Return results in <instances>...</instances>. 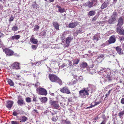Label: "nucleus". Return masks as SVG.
<instances>
[{
  "mask_svg": "<svg viewBox=\"0 0 124 124\" xmlns=\"http://www.w3.org/2000/svg\"><path fill=\"white\" fill-rule=\"evenodd\" d=\"M88 1L86 3L84 4H83V5L85 7H86L87 6H88Z\"/></svg>",
  "mask_w": 124,
  "mask_h": 124,
  "instance_id": "nucleus-51",
  "label": "nucleus"
},
{
  "mask_svg": "<svg viewBox=\"0 0 124 124\" xmlns=\"http://www.w3.org/2000/svg\"><path fill=\"white\" fill-rule=\"evenodd\" d=\"M93 70L92 73L90 72V73H91L92 74H93V73H95L96 72V71L95 70Z\"/></svg>",
  "mask_w": 124,
  "mask_h": 124,
  "instance_id": "nucleus-54",
  "label": "nucleus"
},
{
  "mask_svg": "<svg viewBox=\"0 0 124 124\" xmlns=\"http://www.w3.org/2000/svg\"><path fill=\"white\" fill-rule=\"evenodd\" d=\"M40 63H41L40 62H37L36 63V64L37 65H38V66H39V64H40Z\"/></svg>",
  "mask_w": 124,
  "mask_h": 124,
  "instance_id": "nucleus-56",
  "label": "nucleus"
},
{
  "mask_svg": "<svg viewBox=\"0 0 124 124\" xmlns=\"http://www.w3.org/2000/svg\"><path fill=\"white\" fill-rule=\"evenodd\" d=\"M89 90L87 88L80 91H79L80 96L82 98H85L86 96H88L89 95Z\"/></svg>",
  "mask_w": 124,
  "mask_h": 124,
  "instance_id": "nucleus-3",
  "label": "nucleus"
},
{
  "mask_svg": "<svg viewBox=\"0 0 124 124\" xmlns=\"http://www.w3.org/2000/svg\"><path fill=\"white\" fill-rule=\"evenodd\" d=\"M62 123L63 124H71L70 122L68 121L67 119L66 120H62Z\"/></svg>",
  "mask_w": 124,
  "mask_h": 124,
  "instance_id": "nucleus-23",
  "label": "nucleus"
},
{
  "mask_svg": "<svg viewBox=\"0 0 124 124\" xmlns=\"http://www.w3.org/2000/svg\"><path fill=\"white\" fill-rule=\"evenodd\" d=\"M19 63L17 62H15L12 65L14 68L16 69H20V67L19 65Z\"/></svg>",
  "mask_w": 124,
  "mask_h": 124,
  "instance_id": "nucleus-13",
  "label": "nucleus"
},
{
  "mask_svg": "<svg viewBox=\"0 0 124 124\" xmlns=\"http://www.w3.org/2000/svg\"><path fill=\"white\" fill-rule=\"evenodd\" d=\"M87 66V64L86 62H82L80 66L81 67L85 68Z\"/></svg>",
  "mask_w": 124,
  "mask_h": 124,
  "instance_id": "nucleus-29",
  "label": "nucleus"
},
{
  "mask_svg": "<svg viewBox=\"0 0 124 124\" xmlns=\"http://www.w3.org/2000/svg\"><path fill=\"white\" fill-rule=\"evenodd\" d=\"M117 12L116 11H115L113 12L112 15V17L115 18V17L117 15Z\"/></svg>",
  "mask_w": 124,
  "mask_h": 124,
  "instance_id": "nucleus-37",
  "label": "nucleus"
},
{
  "mask_svg": "<svg viewBox=\"0 0 124 124\" xmlns=\"http://www.w3.org/2000/svg\"><path fill=\"white\" fill-rule=\"evenodd\" d=\"M121 26H119L117 27V32L118 34L124 35V30L121 28Z\"/></svg>",
  "mask_w": 124,
  "mask_h": 124,
  "instance_id": "nucleus-7",
  "label": "nucleus"
},
{
  "mask_svg": "<svg viewBox=\"0 0 124 124\" xmlns=\"http://www.w3.org/2000/svg\"><path fill=\"white\" fill-rule=\"evenodd\" d=\"M123 23V20L122 18L120 17L118 20V23L117 25V27L122 26Z\"/></svg>",
  "mask_w": 124,
  "mask_h": 124,
  "instance_id": "nucleus-15",
  "label": "nucleus"
},
{
  "mask_svg": "<svg viewBox=\"0 0 124 124\" xmlns=\"http://www.w3.org/2000/svg\"><path fill=\"white\" fill-rule=\"evenodd\" d=\"M49 78L52 82H55L59 84H62V81L56 76L53 74H50L49 76Z\"/></svg>",
  "mask_w": 124,
  "mask_h": 124,
  "instance_id": "nucleus-1",
  "label": "nucleus"
},
{
  "mask_svg": "<svg viewBox=\"0 0 124 124\" xmlns=\"http://www.w3.org/2000/svg\"><path fill=\"white\" fill-rule=\"evenodd\" d=\"M0 45L1 46H2L3 45V43L1 41V40H0Z\"/></svg>",
  "mask_w": 124,
  "mask_h": 124,
  "instance_id": "nucleus-58",
  "label": "nucleus"
},
{
  "mask_svg": "<svg viewBox=\"0 0 124 124\" xmlns=\"http://www.w3.org/2000/svg\"><path fill=\"white\" fill-rule=\"evenodd\" d=\"M78 24V23L77 22L71 23L69 24L68 27L70 28H73L76 27Z\"/></svg>",
  "mask_w": 124,
  "mask_h": 124,
  "instance_id": "nucleus-11",
  "label": "nucleus"
},
{
  "mask_svg": "<svg viewBox=\"0 0 124 124\" xmlns=\"http://www.w3.org/2000/svg\"><path fill=\"white\" fill-rule=\"evenodd\" d=\"M109 95V94L108 93L106 94L105 95L106 97H107Z\"/></svg>",
  "mask_w": 124,
  "mask_h": 124,
  "instance_id": "nucleus-60",
  "label": "nucleus"
},
{
  "mask_svg": "<svg viewBox=\"0 0 124 124\" xmlns=\"http://www.w3.org/2000/svg\"><path fill=\"white\" fill-rule=\"evenodd\" d=\"M32 7L35 9H36L37 8V7L36 5L33 4L32 5Z\"/></svg>",
  "mask_w": 124,
  "mask_h": 124,
  "instance_id": "nucleus-47",
  "label": "nucleus"
},
{
  "mask_svg": "<svg viewBox=\"0 0 124 124\" xmlns=\"http://www.w3.org/2000/svg\"><path fill=\"white\" fill-rule=\"evenodd\" d=\"M73 38L71 36H70L69 37H67L66 40V44L69 46L70 41L73 39Z\"/></svg>",
  "mask_w": 124,
  "mask_h": 124,
  "instance_id": "nucleus-12",
  "label": "nucleus"
},
{
  "mask_svg": "<svg viewBox=\"0 0 124 124\" xmlns=\"http://www.w3.org/2000/svg\"><path fill=\"white\" fill-rule=\"evenodd\" d=\"M59 11L61 13H62L65 12V10L64 8H62L61 7H59L58 8Z\"/></svg>",
  "mask_w": 124,
  "mask_h": 124,
  "instance_id": "nucleus-30",
  "label": "nucleus"
},
{
  "mask_svg": "<svg viewBox=\"0 0 124 124\" xmlns=\"http://www.w3.org/2000/svg\"><path fill=\"white\" fill-rule=\"evenodd\" d=\"M20 37L19 35H16L11 37L10 39L12 40L14 39L18 40L19 39Z\"/></svg>",
  "mask_w": 124,
  "mask_h": 124,
  "instance_id": "nucleus-22",
  "label": "nucleus"
},
{
  "mask_svg": "<svg viewBox=\"0 0 124 124\" xmlns=\"http://www.w3.org/2000/svg\"><path fill=\"white\" fill-rule=\"evenodd\" d=\"M112 90V89H111V90H109L108 91V93H109V94H110V92H111V91Z\"/></svg>",
  "mask_w": 124,
  "mask_h": 124,
  "instance_id": "nucleus-62",
  "label": "nucleus"
},
{
  "mask_svg": "<svg viewBox=\"0 0 124 124\" xmlns=\"http://www.w3.org/2000/svg\"><path fill=\"white\" fill-rule=\"evenodd\" d=\"M116 50L118 54H123L122 49L121 48H120L119 46L116 47Z\"/></svg>",
  "mask_w": 124,
  "mask_h": 124,
  "instance_id": "nucleus-14",
  "label": "nucleus"
},
{
  "mask_svg": "<svg viewBox=\"0 0 124 124\" xmlns=\"http://www.w3.org/2000/svg\"><path fill=\"white\" fill-rule=\"evenodd\" d=\"M104 57V55L103 54H101L100 55V56H98V58H103Z\"/></svg>",
  "mask_w": 124,
  "mask_h": 124,
  "instance_id": "nucleus-43",
  "label": "nucleus"
},
{
  "mask_svg": "<svg viewBox=\"0 0 124 124\" xmlns=\"http://www.w3.org/2000/svg\"><path fill=\"white\" fill-rule=\"evenodd\" d=\"M18 114H19V113H18L16 112L15 111L13 112V115L15 116H17Z\"/></svg>",
  "mask_w": 124,
  "mask_h": 124,
  "instance_id": "nucleus-41",
  "label": "nucleus"
},
{
  "mask_svg": "<svg viewBox=\"0 0 124 124\" xmlns=\"http://www.w3.org/2000/svg\"><path fill=\"white\" fill-rule=\"evenodd\" d=\"M115 20V18L112 17L108 21V23L110 24H112L113 23L114 21Z\"/></svg>",
  "mask_w": 124,
  "mask_h": 124,
  "instance_id": "nucleus-24",
  "label": "nucleus"
},
{
  "mask_svg": "<svg viewBox=\"0 0 124 124\" xmlns=\"http://www.w3.org/2000/svg\"><path fill=\"white\" fill-rule=\"evenodd\" d=\"M26 101L27 102H29L31 101V99L29 97L26 98Z\"/></svg>",
  "mask_w": 124,
  "mask_h": 124,
  "instance_id": "nucleus-36",
  "label": "nucleus"
},
{
  "mask_svg": "<svg viewBox=\"0 0 124 124\" xmlns=\"http://www.w3.org/2000/svg\"><path fill=\"white\" fill-rule=\"evenodd\" d=\"M40 100L42 103H45L47 101V98L46 97H43L40 98Z\"/></svg>",
  "mask_w": 124,
  "mask_h": 124,
  "instance_id": "nucleus-25",
  "label": "nucleus"
},
{
  "mask_svg": "<svg viewBox=\"0 0 124 124\" xmlns=\"http://www.w3.org/2000/svg\"><path fill=\"white\" fill-rule=\"evenodd\" d=\"M33 98V101H36V98L34 96Z\"/></svg>",
  "mask_w": 124,
  "mask_h": 124,
  "instance_id": "nucleus-53",
  "label": "nucleus"
},
{
  "mask_svg": "<svg viewBox=\"0 0 124 124\" xmlns=\"http://www.w3.org/2000/svg\"><path fill=\"white\" fill-rule=\"evenodd\" d=\"M66 66V65H65V64L64 63L61 66V67L62 68H63L64 67Z\"/></svg>",
  "mask_w": 124,
  "mask_h": 124,
  "instance_id": "nucleus-52",
  "label": "nucleus"
},
{
  "mask_svg": "<svg viewBox=\"0 0 124 124\" xmlns=\"http://www.w3.org/2000/svg\"><path fill=\"white\" fill-rule=\"evenodd\" d=\"M116 40L115 36L114 35H113L110 37L108 41L109 44H111L114 43Z\"/></svg>",
  "mask_w": 124,
  "mask_h": 124,
  "instance_id": "nucleus-8",
  "label": "nucleus"
},
{
  "mask_svg": "<svg viewBox=\"0 0 124 124\" xmlns=\"http://www.w3.org/2000/svg\"><path fill=\"white\" fill-rule=\"evenodd\" d=\"M77 79H76V80H73V81L72 84L74 85L76 84L77 82Z\"/></svg>",
  "mask_w": 124,
  "mask_h": 124,
  "instance_id": "nucleus-46",
  "label": "nucleus"
},
{
  "mask_svg": "<svg viewBox=\"0 0 124 124\" xmlns=\"http://www.w3.org/2000/svg\"><path fill=\"white\" fill-rule=\"evenodd\" d=\"M17 103L20 106H22L24 104V101L22 99L19 100L17 101Z\"/></svg>",
  "mask_w": 124,
  "mask_h": 124,
  "instance_id": "nucleus-26",
  "label": "nucleus"
},
{
  "mask_svg": "<svg viewBox=\"0 0 124 124\" xmlns=\"http://www.w3.org/2000/svg\"><path fill=\"white\" fill-rule=\"evenodd\" d=\"M39 82H37L35 84V87L37 88L38 87V85H39Z\"/></svg>",
  "mask_w": 124,
  "mask_h": 124,
  "instance_id": "nucleus-45",
  "label": "nucleus"
},
{
  "mask_svg": "<svg viewBox=\"0 0 124 124\" xmlns=\"http://www.w3.org/2000/svg\"><path fill=\"white\" fill-rule=\"evenodd\" d=\"M124 114V111H121L119 112V116L121 118Z\"/></svg>",
  "mask_w": 124,
  "mask_h": 124,
  "instance_id": "nucleus-35",
  "label": "nucleus"
},
{
  "mask_svg": "<svg viewBox=\"0 0 124 124\" xmlns=\"http://www.w3.org/2000/svg\"><path fill=\"white\" fill-rule=\"evenodd\" d=\"M91 0V2L89 1H88V7L90 8L92 7L93 6L94 3L95 1V0Z\"/></svg>",
  "mask_w": 124,
  "mask_h": 124,
  "instance_id": "nucleus-19",
  "label": "nucleus"
},
{
  "mask_svg": "<svg viewBox=\"0 0 124 124\" xmlns=\"http://www.w3.org/2000/svg\"><path fill=\"white\" fill-rule=\"evenodd\" d=\"M18 28L17 26H15L12 27V30L15 31H17L18 30Z\"/></svg>",
  "mask_w": 124,
  "mask_h": 124,
  "instance_id": "nucleus-32",
  "label": "nucleus"
},
{
  "mask_svg": "<svg viewBox=\"0 0 124 124\" xmlns=\"http://www.w3.org/2000/svg\"><path fill=\"white\" fill-rule=\"evenodd\" d=\"M120 40H124V37H121L120 38Z\"/></svg>",
  "mask_w": 124,
  "mask_h": 124,
  "instance_id": "nucleus-57",
  "label": "nucleus"
},
{
  "mask_svg": "<svg viewBox=\"0 0 124 124\" xmlns=\"http://www.w3.org/2000/svg\"><path fill=\"white\" fill-rule=\"evenodd\" d=\"M11 124H19V122L17 121H12L11 122Z\"/></svg>",
  "mask_w": 124,
  "mask_h": 124,
  "instance_id": "nucleus-34",
  "label": "nucleus"
},
{
  "mask_svg": "<svg viewBox=\"0 0 124 124\" xmlns=\"http://www.w3.org/2000/svg\"><path fill=\"white\" fill-rule=\"evenodd\" d=\"M79 61V60L78 59L75 60L73 62L74 64H77L78 63Z\"/></svg>",
  "mask_w": 124,
  "mask_h": 124,
  "instance_id": "nucleus-39",
  "label": "nucleus"
},
{
  "mask_svg": "<svg viewBox=\"0 0 124 124\" xmlns=\"http://www.w3.org/2000/svg\"><path fill=\"white\" fill-rule=\"evenodd\" d=\"M6 106L8 109H10L14 103L13 101L9 100L6 102Z\"/></svg>",
  "mask_w": 124,
  "mask_h": 124,
  "instance_id": "nucleus-6",
  "label": "nucleus"
},
{
  "mask_svg": "<svg viewBox=\"0 0 124 124\" xmlns=\"http://www.w3.org/2000/svg\"><path fill=\"white\" fill-rule=\"evenodd\" d=\"M39 26L38 25H35V26L34 29H35V30H37L38 29H39Z\"/></svg>",
  "mask_w": 124,
  "mask_h": 124,
  "instance_id": "nucleus-42",
  "label": "nucleus"
},
{
  "mask_svg": "<svg viewBox=\"0 0 124 124\" xmlns=\"http://www.w3.org/2000/svg\"><path fill=\"white\" fill-rule=\"evenodd\" d=\"M53 24L54 27L56 30H58L59 29V25L58 23L56 22H53Z\"/></svg>",
  "mask_w": 124,
  "mask_h": 124,
  "instance_id": "nucleus-17",
  "label": "nucleus"
},
{
  "mask_svg": "<svg viewBox=\"0 0 124 124\" xmlns=\"http://www.w3.org/2000/svg\"><path fill=\"white\" fill-rule=\"evenodd\" d=\"M3 51L8 56H11L13 55L14 52L8 48H5Z\"/></svg>",
  "mask_w": 124,
  "mask_h": 124,
  "instance_id": "nucleus-5",
  "label": "nucleus"
},
{
  "mask_svg": "<svg viewBox=\"0 0 124 124\" xmlns=\"http://www.w3.org/2000/svg\"><path fill=\"white\" fill-rule=\"evenodd\" d=\"M28 118L24 116H21L19 119L20 121L21 122H24Z\"/></svg>",
  "mask_w": 124,
  "mask_h": 124,
  "instance_id": "nucleus-16",
  "label": "nucleus"
},
{
  "mask_svg": "<svg viewBox=\"0 0 124 124\" xmlns=\"http://www.w3.org/2000/svg\"><path fill=\"white\" fill-rule=\"evenodd\" d=\"M16 77L17 78L16 79H18V78L21 77V76L20 75H16Z\"/></svg>",
  "mask_w": 124,
  "mask_h": 124,
  "instance_id": "nucleus-50",
  "label": "nucleus"
},
{
  "mask_svg": "<svg viewBox=\"0 0 124 124\" xmlns=\"http://www.w3.org/2000/svg\"><path fill=\"white\" fill-rule=\"evenodd\" d=\"M54 0H49L50 2H53Z\"/></svg>",
  "mask_w": 124,
  "mask_h": 124,
  "instance_id": "nucleus-63",
  "label": "nucleus"
},
{
  "mask_svg": "<svg viewBox=\"0 0 124 124\" xmlns=\"http://www.w3.org/2000/svg\"><path fill=\"white\" fill-rule=\"evenodd\" d=\"M95 10L91 11L89 12L88 15L91 16H93L95 15Z\"/></svg>",
  "mask_w": 124,
  "mask_h": 124,
  "instance_id": "nucleus-28",
  "label": "nucleus"
},
{
  "mask_svg": "<svg viewBox=\"0 0 124 124\" xmlns=\"http://www.w3.org/2000/svg\"><path fill=\"white\" fill-rule=\"evenodd\" d=\"M52 120L54 121H57V119L55 117H53L52 118Z\"/></svg>",
  "mask_w": 124,
  "mask_h": 124,
  "instance_id": "nucleus-49",
  "label": "nucleus"
},
{
  "mask_svg": "<svg viewBox=\"0 0 124 124\" xmlns=\"http://www.w3.org/2000/svg\"><path fill=\"white\" fill-rule=\"evenodd\" d=\"M33 111H35V112H36L37 113H38V112L37 111V110H36V109H34L33 110Z\"/></svg>",
  "mask_w": 124,
  "mask_h": 124,
  "instance_id": "nucleus-64",
  "label": "nucleus"
},
{
  "mask_svg": "<svg viewBox=\"0 0 124 124\" xmlns=\"http://www.w3.org/2000/svg\"><path fill=\"white\" fill-rule=\"evenodd\" d=\"M121 103L123 104H124V98H123L121 99Z\"/></svg>",
  "mask_w": 124,
  "mask_h": 124,
  "instance_id": "nucleus-44",
  "label": "nucleus"
},
{
  "mask_svg": "<svg viewBox=\"0 0 124 124\" xmlns=\"http://www.w3.org/2000/svg\"><path fill=\"white\" fill-rule=\"evenodd\" d=\"M37 91L39 94L41 95H45L47 93L46 91L43 88H37Z\"/></svg>",
  "mask_w": 124,
  "mask_h": 124,
  "instance_id": "nucleus-4",
  "label": "nucleus"
},
{
  "mask_svg": "<svg viewBox=\"0 0 124 124\" xmlns=\"http://www.w3.org/2000/svg\"><path fill=\"white\" fill-rule=\"evenodd\" d=\"M100 34L98 33L95 34L93 37V39L97 42L100 38Z\"/></svg>",
  "mask_w": 124,
  "mask_h": 124,
  "instance_id": "nucleus-18",
  "label": "nucleus"
},
{
  "mask_svg": "<svg viewBox=\"0 0 124 124\" xmlns=\"http://www.w3.org/2000/svg\"><path fill=\"white\" fill-rule=\"evenodd\" d=\"M31 47L32 49L35 50L36 49L37 47L35 45H32L31 46Z\"/></svg>",
  "mask_w": 124,
  "mask_h": 124,
  "instance_id": "nucleus-38",
  "label": "nucleus"
},
{
  "mask_svg": "<svg viewBox=\"0 0 124 124\" xmlns=\"http://www.w3.org/2000/svg\"><path fill=\"white\" fill-rule=\"evenodd\" d=\"M111 73L110 72L108 74L104 76L105 80H108V81L111 82L112 80V78L110 76Z\"/></svg>",
  "mask_w": 124,
  "mask_h": 124,
  "instance_id": "nucleus-9",
  "label": "nucleus"
},
{
  "mask_svg": "<svg viewBox=\"0 0 124 124\" xmlns=\"http://www.w3.org/2000/svg\"><path fill=\"white\" fill-rule=\"evenodd\" d=\"M83 32V31L82 29L81 28L79 30L77 31L75 34H76L77 35L78 33H81Z\"/></svg>",
  "mask_w": 124,
  "mask_h": 124,
  "instance_id": "nucleus-33",
  "label": "nucleus"
},
{
  "mask_svg": "<svg viewBox=\"0 0 124 124\" xmlns=\"http://www.w3.org/2000/svg\"><path fill=\"white\" fill-rule=\"evenodd\" d=\"M41 36H45L46 35V32L45 31H43L40 33Z\"/></svg>",
  "mask_w": 124,
  "mask_h": 124,
  "instance_id": "nucleus-40",
  "label": "nucleus"
},
{
  "mask_svg": "<svg viewBox=\"0 0 124 124\" xmlns=\"http://www.w3.org/2000/svg\"><path fill=\"white\" fill-rule=\"evenodd\" d=\"M8 84L11 86H13L14 85V83L12 80L10 79H8Z\"/></svg>",
  "mask_w": 124,
  "mask_h": 124,
  "instance_id": "nucleus-27",
  "label": "nucleus"
},
{
  "mask_svg": "<svg viewBox=\"0 0 124 124\" xmlns=\"http://www.w3.org/2000/svg\"><path fill=\"white\" fill-rule=\"evenodd\" d=\"M109 3L107 2H104L101 5V9H103L106 8L108 5Z\"/></svg>",
  "mask_w": 124,
  "mask_h": 124,
  "instance_id": "nucleus-20",
  "label": "nucleus"
},
{
  "mask_svg": "<svg viewBox=\"0 0 124 124\" xmlns=\"http://www.w3.org/2000/svg\"><path fill=\"white\" fill-rule=\"evenodd\" d=\"M3 35V34L0 32V37L2 36Z\"/></svg>",
  "mask_w": 124,
  "mask_h": 124,
  "instance_id": "nucleus-61",
  "label": "nucleus"
},
{
  "mask_svg": "<svg viewBox=\"0 0 124 124\" xmlns=\"http://www.w3.org/2000/svg\"><path fill=\"white\" fill-rule=\"evenodd\" d=\"M13 55H15L16 56H19V55L17 54L16 53H15L14 54H13Z\"/></svg>",
  "mask_w": 124,
  "mask_h": 124,
  "instance_id": "nucleus-55",
  "label": "nucleus"
},
{
  "mask_svg": "<svg viewBox=\"0 0 124 124\" xmlns=\"http://www.w3.org/2000/svg\"><path fill=\"white\" fill-rule=\"evenodd\" d=\"M67 67L71 68L72 66V62H71L68 61L67 64L66 65Z\"/></svg>",
  "mask_w": 124,
  "mask_h": 124,
  "instance_id": "nucleus-31",
  "label": "nucleus"
},
{
  "mask_svg": "<svg viewBox=\"0 0 124 124\" xmlns=\"http://www.w3.org/2000/svg\"><path fill=\"white\" fill-rule=\"evenodd\" d=\"M96 18L95 17L92 20L93 21H95L96 20Z\"/></svg>",
  "mask_w": 124,
  "mask_h": 124,
  "instance_id": "nucleus-59",
  "label": "nucleus"
},
{
  "mask_svg": "<svg viewBox=\"0 0 124 124\" xmlns=\"http://www.w3.org/2000/svg\"><path fill=\"white\" fill-rule=\"evenodd\" d=\"M61 92L64 93H66L67 94H69L70 93L69 89L68 87H63L60 90Z\"/></svg>",
  "mask_w": 124,
  "mask_h": 124,
  "instance_id": "nucleus-10",
  "label": "nucleus"
},
{
  "mask_svg": "<svg viewBox=\"0 0 124 124\" xmlns=\"http://www.w3.org/2000/svg\"><path fill=\"white\" fill-rule=\"evenodd\" d=\"M49 103L52 108H55L58 110L60 109L61 107L59 105L57 101L50 100L49 101Z\"/></svg>",
  "mask_w": 124,
  "mask_h": 124,
  "instance_id": "nucleus-2",
  "label": "nucleus"
},
{
  "mask_svg": "<svg viewBox=\"0 0 124 124\" xmlns=\"http://www.w3.org/2000/svg\"><path fill=\"white\" fill-rule=\"evenodd\" d=\"M30 41L32 43L37 44V43L38 41L37 39H36L33 38H31L30 39Z\"/></svg>",
  "mask_w": 124,
  "mask_h": 124,
  "instance_id": "nucleus-21",
  "label": "nucleus"
},
{
  "mask_svg": "<svg viewBox=\"0 0 124 124\" xmlns=\"http://www.w3.org/2000/svg\"><path fill=\"white\" fill-rule=\"evenodd\" d=\"M14 18L13 17H11L9 19V21H13L14 19Z\"/></svg>",
  "mask_w": 124,
  "mask_h": 124,
  "instance_id": "nucleus-48",
  "label": "nucleus"
}]
</instances>
